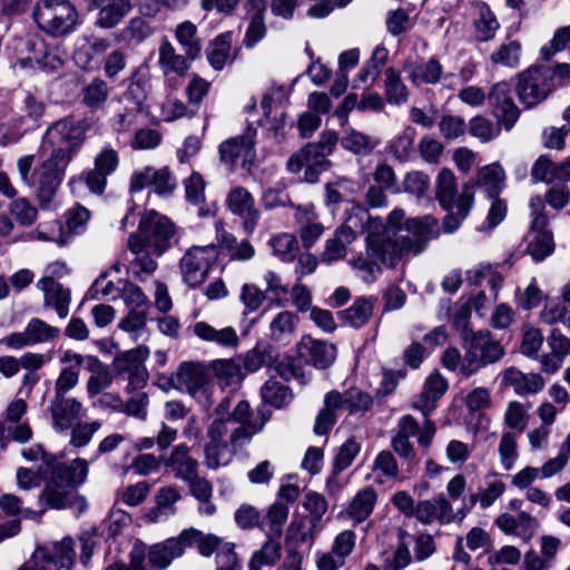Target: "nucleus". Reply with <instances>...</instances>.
<instances>
[{"instance_id": "50", "label": "nucleus", "mask_w": 570, "mask_h": 570, "mask_svg": "<svg viewBox=\"0 0 570 570\" xmlns=\"http://www.w3.org/2000/svg\"><path fill=\"white\" fill-rule=\"evenodd\" d=\"M181 499L176 487L168 485L160 488L156 495L157 507L150 512L153 521H159L163 517L173 515L176 512L175 503Z\"/></svg>"}, {"instance_id": "20", "label": "nucleus", "mask_w": 570, "mask_h": 570, "mask_svg": "<svg viewBox=\"0 0 570 570\" xmlns=\"http://www.w3.org/2000/svg\"><path fill=\"white\" fill-rule=\"evenodd\" d=\"M405 230L409 235H403L405 243L411 247V253L417 255L422 253L428 243L439 235L438 222L431 216L410 218L405 222Z\"/></svg>"}, {"instance_id": "25", "label": "nucleus", "mask_w": 570, "mask_h": 570, "mask_svg": "<svg viewBox=\"0 0 570 570\" xmlns=\"http://www.w3.org/2000/svg\"><path fill=\"white\" fill-rule=\"evenodd\" d=\"M416 519L430 524L434 521L450 523L453 520L452 507L444 494H440L431 500L420 501L415 507Z\"/></svg>"}, {"instance_id": "43", "label": "nucleus", "mask_w": 570, "mask_h": 570, "mask_svg": "<svg viewBox=\"0 0 570 570\" xmlns=\"http://www.w3.org/2000/svg\"><path fill=\"white\" fill-rule=\"evenodd\" d=\"M376 498L372 487L360 490L348 505V515L358 523L363 522L372 513Z\"/></svg>"}, {"instance_id": "26", "label": "nucleus", "mask_w": 570, "mask_h": 570, "mask_svg": "<svg viewBox=\"0 0 570 570\" xmlns=\"http://www.w3.org/2000/svg\"><path fill=\"white\" fill-rule=\"evenodd\" d=\"M37 287L43 292L45 306L53 307L60 318L68 316L71 301L68 288H65L52 277H42L37 283Z\"/></svg>"}, {"instance_id": "46", "label": "nucleus", "mask_w": 570, "mask_h": 570, "mask_svg": "<svg viewBox=\"0 0 570 570\" xmlns=\"http://www.w3.org/2000/svg\"><path fill=\"white\" fill-rule=\"evenodd\" d=\"M288 507L282 501L272 504L263 519L261 527L266 531L267 537L281 538L283 525L288 518Z\"/></svg>"}, {"instance_id": "36", "label": "nucleus", "mask_w": 570, "mask_h": 570, "mask_svg": "<svg viewBox=\"0 0 570 570\" xmlns=\"http://www.w3.org/2000/svg\"><path fill=\"white\" fill-rule=\"evenodd\" d=\"M175 39L188 58L195 61L202 57L203 40L198 36V28L194 22L186 20L178 23L175 28Z\"/></svg>"}, {"instance_id": "34", "label": "nucleus", "mask_w": 570, "mask_h": 570, "mask_svg": "<svg viewBox=\"0 0 570 570\" xmlns=\"http://www.w3.org/2000/svg\"><path fill=\"white\" fill-rule=\"evenodd\" d=\"M207 383V372L199 363L186 362L179 366L176 384L190 395H195Z\"/></svg>"}, {"instance_id": "63", "label": "nucleus", "mask_w": 570, "mask_h": 570, "mask_svg": "<svg viewBox=\"0 0 570 570\" xmlns=\"http://www.w3.org/2000/svg\"><path fill=\"white\" fill-rule=\"evenodd\" d=\"M267 538L263 547L253 553L250 560L256 561V563L263 567H274L281 559L282 547L278 541L279 538Z\"/></svg>"}, {"instance_id": "32", "label": "nucleus", "mask_w": 570, "mask_h": 570, "mask_svg": "<svg viewBox=\"0 0 570 570\" xmlns=\"http://www.w3.org/2000/svg\"><path fill=\"white\" fill-rule=\"evenodd\" d=\"M465 344H471L488 364L499 361L503 354V347L495 341L489 331L468 333L464 337Z\"/></svg>"}, {"instance_id": "30", "label": "nucleus", "mask_w": 570, "mask_h": 570, "mask_svg": "<svg viewBox=\"0 0 570 570\" xmlns=\"http://www.w3.org/2000/svg\"><path fill=\"white\" fill-rule=\"evenodd\" d=\"M403 69L414 86L435 85L441 80L443 73V67L435 58H430L422 63L406 60Z\"/></svg>"}, {"instance_id": "57", "label": "nucleus", "mask_w": 570, "mask_h": 570, "mask_svg": "<svg viewBox=\"0 0 570 570\" xmlns=\"http://www.w3.org/2000/svg\"><path fill=\"white\" fill-rule=\"evenodd\" d=\"M502 127L503 125L500 124L498 119L497 122H493L489 118L481 115L473 117L469 121L470 134L473 137L480 139L482 142H488L497 138L500 135Z\"/></svg>"}, {"instance_id": "18", "label": "nucleus", "mask_w": 570, "mask_h": 570, "mask_svg": "<svg viewBox=\"0 0 570 570\" xmlns=\"http://www.w3.org/2000/svg\"><path fill=\"white\" fill-rule=\"evenodd\" d=\"M488 99L493 107L494 117L507 131L511 130L519 119L520 110L513 101L510 83L500 81L493 85Z\"/></svg>"}, {"instance_id": "56", "label": "nucleus", "mask_w": 570, "mask_h": 570, "mask_svg": "<svg viewBox=\"0 0 570 570\" xmlns=\"http://www.w3.org/2000/svg\"><path fill=\"white\" fill-rule=\"evenodd\" d=\"M478 16V19L474 21L476 39L479 41L491 40L500 27L495 16L484 3L479 6Z\"/></svg>"}, {"instance_id": "4", "label": "nucleus", "mask_w": 570, "mask_h": 570, "mask_svg": "<svg viewBox=\"0 0 570 570\" xmlns=\"http://www.w3.org/2000/svg\"><path fill=\"white\" fill-rule=\"evenodd\" d=\"M365 230V250L370 257H373L380 265L389 268H395L411 253V247L406 245L403 234L391 227H384L380 218H372L366 213Z\"/></svg>"}, {"instance_id": "10", "label": "nucleus", "mask_w": 570, "mask_h": 570, "mask_svg": "<svg viewBox=\"0 0 570 570\" xmlns=\"http://www.w3.org/2000/svg\"><path fill=\"white\" fill-rule=\"evenodd\" d=\"M68 166L67 163H61L50 155L31 173L29 186L35 189L41 207L53 200L59 186L63 181Z\"/></svg>"}, {"instance_id": "35", "label": "nucleus", "mask_w": 570, "mask_h": 570, "mask_svg": "<svg viewBox=\"0 0 570 570\" xmlns=\"http://www.w3.org/2000/svg\"><path fill=\"white\" fill-rule=\"evenodd\" d=\"M375 301L371 296L357 297L348 308L340 311L337 315L344 324L353 328H361L371 320Z\"/></svg>"}, {"instance_id": "47", "label": "nucleus", "mask_w": 570, "mask_h": 570, "mask_svg": "<svg viewBox=\"0 0 570 570\" xmlns=\"http://www.w3.org/2000/svg\"><path fill=\"white\" fill-rule=\"evenodd\" d=\"M261 395L265 403L276 409L287 406L293 400L291 389L274 379H269L265 382L262 386Z\"/></svg>"}, {"instance_id": "12", "label": "nucleus", "mask_w": 570, "mask_h": 570, "mask_svg": "<svg viewBox=\"0 0 570 570\" xmlns=\"http://www.w3.org/2000/svg\"><path fill=\"white\" fill-rule=\"evenodd\" d=\"M519 100L531 108L543 101L552 91L550 73L544 66H532L518 75L515 87Z\"/></svg>"}, {"instance_id": "45", "label": "nucleus", "mask_w": 570, "mask_h": 570, "mask_svg": "<svg viewBox=\"0 0 570 570\" xmlns=\"http://www.w3.org/2000/svg\"><path fill=\"white\" fill-rule=\"evenodd\" d=\"M415 129L406 127L400 135L394 137L387 145L386 150L396 160L409 161L414 155Z\"/></svg>"}, {"instance_id": "28", "label": "nucleus", "mask_w": 570, "mask_h": 570, "mask_svg": "<svg viewBox=\"0 0 570 570\" xmlns=\"http://www.w3.org/2000/svg\"><path fill=\"white\" fill-rule=\"evenodd\" d=\"M338 140V135L334 130L323 131L317 141L303 147L307 155V161L321 166V169H328L332 163L327 157L333 154Z\"/></svg>"}, {"instance_id": "39", "label": "nucleus", "mask_w": 570, "mask_h": 570, "mask_svg": "<svg viewBox=\"0 0 570 570\" xmlns=\"http://www.w3.org/2000/svg\"><path fill=\"white\" fill-rule=\"evenodd\" d=\"M45 110L46 105L42 100H39L30 92H26L18 106V118L14 119V126L19 128L24 127V129L36 127Z\"/></svg>"}, {"instance_id": "16", "label": "nucleus", "mask_w": 570, "mask_h": 570, "mask_svg": "<svg viewBox=\"0 0 570 570\" xmlns=\"http://www.w3.org/2000/svg\"><path fill=\"white\" fill-rule=\"evenodd\" d=\"M32 557L47 570H69L76 559L75 541L65 537L60 541L46 543L38 547Z\"/></svg>"}, {"instance_id": "6", "label": "nucleus", "mask_w": 570, "mask_h": 570, "mask_svg": "<svg viewBox=\"0 0 570 570\" xmlns=\"http://www.w3.org/2000/svg\"><path fill=\"white\" fill-rule=\"evenodd\" d=\"M176 226L166 216L156 210H148L139 222L137 234L128 238V247L134 254L142 250L161 256L176 243Z\"/></svg>"}, {"instance_id": "8", "label": "nucleus", "mask_w": 570, "mask_h": 570, "mask_svg": "<svg viewBox=\"0 0 570 570\" xmlns=\"http://www.w3.org/2000/svg\"><path fill=\"white\" fill-rule=\"evenodd\" d=\"M118 165V153L110 147H105L95 156L94 168L71 177L68 185L72 193L85 186L89 193L102 196L107 187L108 177L117 170Z\"/></svg>"}, {"instance_id": "37", "label": "nucleus", "mask_w": 570, "mask_h": 570, "mask_svg": "<svg viewBox=\"0 0 570 570\" xmlns=\"http://www.w3.org/2000/svg\"><path fill=\"white\" fill-rule=\"evenodd\" d=\"M503 381L507 385L512 386L519 395L535 394L544 386V381L540 374H524L514 367H510L504 372Z\"/></svg>"}, {"instance_id": "42", "label": "nucleus", "mask_w": 570, "mask_h": 570, "mask_svg": "<svg viewBox=\"0 0 570 570\" xmlns=\"http://www.w3.org/2000/svg\"><path fill=\"white\" fill-rule=\"evenodd\" d=\"M232 48V33L224 32L209 41L206 48V57L215 70H222L227 63Z\"/></svg>"}, {"instance_id": "19", "label": "nucleus", "mask_w": 570, "mask_h": 570, "mask_svg": "<svg viewBox=\"0 0 570 570\" xmlns=\"http://www.w3.org/2000/svg\"><path fill=\"white\" fill-rule=\"evenodd\" d=\"M547 216L544 214H538L527 235L528 245L525 252L537 263L542 262L546 257L551 255L554 249L552 233L547 229Z\"/></svg>"}, {"instance_id": "14", "label": "nucleus", "mask_w": 570, "mask_h": 570, "mask_svg": "<svg viewBox=\"0 0 570 570\" xmlns=\"http://www.w3.org/2000/svg\"><path fill=\"white\" fill-rule=\"evenodd\" d=\"M149 356L147 346H138L117 356L114 361L115 372L126 376L128 387L138 390L145 386L149 377L145 361Z\"/></svg>"}, {"instance_id": "54", "label": "nucleus", "mask_w": 570, "mask_h": 570, "mask_svg": "<svg viewBox=\"0 0 570 570\" xmlns=\"http://www.w3.org/2000/svg\"><path fill=\"white\" fill-rule=\"evenodd\" d=\"M149 22L141 17H135L122 28L118 35L119 40L139 45L153 35Z\"/></svg>"}, {"instance_id": "60", "label": "nucleus", "mask_w": 570, "mask_h": 570, "mask_svg": "<svg viewBox=\"0 0 570 570\" xmlns=\"http://www.w3.org/2000/svg\"><path fill=\"white\" fill-rule=\"evenodd\" d=\"M407 538H412V535L406 531L401 530L399 533L400 542L393 552L392 558L386 559L384 570H403L410 564L412 556Z\"/></svg>"}, {"instance_id": "44", "label": "nucleus", "mask_w": 570, "mask_h": 570, "mask_svg": "<svg viewBox=\"0 0 570 570\" xmlns=\"http://www.w3.org/2000/svg\"><path fill=\"white\" fill-rule=\"evenodd\" d=\"M248 3L252 6L254 12L250 16L249 24L245 33L244 45L246 48H253L266 35L264 18L265 7L257 0H249Z\"/></svg>"}, {"instance_id": "33", "label": "nucleus", "mask_w": 570, "mask_h": 570, "mask_svg": "<svg viewBox=\"0 0 570 570\" xmlns=\"http://www.w3.org/2000/svg\"><path fill=\"white\" fill-rule=\"evenodd\" d=\"M130 0H107L98 12L95 27L104 30L116 28L131 11Z\"/></svg>"}, {"instance_id": "40", "label": "nucleus", "mask_w": 570, "mask_h": 570, "mask_svg": "<svg viewBox=\"0 0 570 570\" xmlns=\"http://www.w3.org/2000/svg\"><path fill=\"white\" fill-rule=\"evenodd\" d=\"M180 540H183L184 548L197 546L198 552L203 557H210L214 552L218 553V550L226 542L222 538L215 534H204L202 531L189 528L180 533Z\"/></svg>"}, {"instance_id": "61", "label": "nucleus", "mask_w": 570, "mask_h": 570, "mask_svg": "<svg viewBox=\"0 0 570 570\" xmlns=\"http://www.w3.org/2000/svg\"><path fill=\"white\" fill-rule=\"evenodd\" d=\"M529 409L530 405L522 404L518 401L509 402L504 413V424L509 429L522 433L529 424Z\"/></svg>"}, {"instance_id": "3", "label": "nucleus", "mask_w": 570, "mask_h": 570, "mask_svg": "<svg viewBox=\"0 0 570 570\" xmlns=\"http://www.w3.org/2000/svg\"><path fill=\"white\" fill-rule=\"evenodd\" d=\"M505 174L498 164H491L482 167L476 176V180H470L462 186L461 194L458 196L456 212L446 214L443 219V230L453 233L461 223L469 216L474 204V190L482 188L489 198L498 197L504 188Z\"/></svg>"}, {"instance_id": "9", "label": "nucleus", "mask_w": 570, "mask_h": 570, "mask_svg": "<svg viewBox=\"0 0 570 570\" xmlns=\"http://www.w3.org/2000/svg\"><path fill=\"white\" fill-rule=\"evenodd\" d=\"M365 218L366 210L360 207L353 209L345 222L335 229L333 236L325 242L321 261L331 264L344 258L347 246L356 239L357 235L365 232Z\"/></svg>"}, {"instance_id": "31", "label": "nucleus", "mask_w": 570, "mask_h": 570, "mask_svg": "<svg viewBox=\"0 0 570 570\" xmlns=\"http://www.w3.org/2000/svg\"><path fill=\"white\" fill-rule=\"evenodd\" d=\"M193 333L202 341L215 343L225 348H235L239 344L238 335L235 328L230 326L217 330L210 324L200 321L194 324Z\"/></svg>"}, {"instance_id": "21", "label": "nucleus", "mask_w": 570, "mask_h": 570, "mask_svg": "<svg viewBox=\"0 0 570 570\" xmlns=\"http://www.w3.org/2000/svg\"><path fill=\"white\" fill-rule=\"evenodd\" d=\"M150 89V77L146 66L136 68L128 79L127 89L122 94L125 109L141 112Z\"/></svg>"}, {"instance_id": "62", "label": "nucleus", "mask_w": 570, "mask_h": 570, "mask_svg": "<svg viewBox=\"0 0 570 570\" xmlns=\"http://www.w3.org/2000/svg\"><path fill=\"white\" fill-rule=\"evenodd\" d=\"M373 406V397L357 387L345 391V409L353 415H363Z\"/></svg>"}, {"instance_id": "23", "label": "nucleus", "mask_w": 570, "mask_h": 570, "mask_svg": "<svg viewBox=\"0 0 570 570\" xmlns=\"http://www.w3.org/2000/svg\"><path fill=\"white\" fill-rule=\"evenodd\" d=\"M163 464L176 479L184 482L195 476L199 469L198 461L190 455L189 446L184 443L175 445L170 454L163 458Z\"/></svg>"}, {"instance_id": "27", "label": "nucleus", "mask_w": 570, "mask_h": 570, "mask_svg": "<svg viewBox=\"0 0 570 570\" xmlns=\"http://www.w3.org/2000/svg\"><path fill=\"white\" fill-rule=\"evenodd\" d=\"M81 409V403L73 397L55 395L50 404L53 428L59 431L70 429L73 421L79 417Z\"/></svg>"}, {"instance_id": "58", "label": "nucleus", "mask_w": 570, "mask_h": 570, "mask_svg": "<svg viewBox=\"0 0 570 570\" xmlns=\"http://www.w3.org/2000/svg\"><path fill=\"white\" fill-rule=\"evenodd\" d=\"M269 244L274 255L286 263L293 262L299 250L298 242L292 234H279L273 237Z\"/></svg>"}, {"instance_id": "48", "label": "nucleus", "mask_w": 570, "mask_h": 570, "mask_svg": "<svg viewBox=\"0 0 570 570\" xmlns=\"http://www.w3.org/2000/svg\"><path fill=\"white\" fill-rule=\"evenodd\" d=\"M340 141L344 149L361 156L371 154L379 144L373 137L353 128L345 130Z\"/></svg>"}, {"instance_id": "7", "label": "nucleus", "mask_w": 570, "mask_h": 570, "mask_svg": "<svg viewBox=\"0 0 570 570\" xmlns=\"http://www.w3.org/2000/svg\"><path fill=\"white\" fill-rule=\"evenodd\" d=\"M32 17L37 27L53 38L69 36L80 24L79 13L69 0H38Z\"/></svg>"}, {"instance_id": "22", "label": "nucleus", "mask_w": 570, "mask_h": 570, "mask_svg": "<svg viewBox=\"0 0 570 570\" xmlns=\"http://www.w3.org/2000/svg\"><path fill=\"white\" fill-rule=\"evenodd\" d=\"M229 210L243 218V227L246 234H252L259 219V213L254 208V198L244 187H236L230 190L227 197Z\"/></svg>"}, {"instance_id": "59", "label": "nucleus", "mask_w": 570, "mask_h": 570, "mask_svg": "<svg viewBox=\"0 0 570 570\" xmlns=\"http://www.w3.org/2000/svg\"><path fill=\"white\" fill-rule=\"evenodd\" d=\"M520 56L521 43L518 40H510L502 43L498 50L492 52L490 60L493 65L517 68L520 63Z\"/></svg>"}, {"instance_id": "2", "label": "nucleus", "mask_w": 570, "mask_h": 570, "mask_svg": "<svg viewBox=\"0 0 570 570\" xmlns=\"http://www.w3.org/2000/svg\"><path fill=\"white\" fill-rule=\"evenodd\" d=\"M88 462L77 458L69 465L58 462L56 458H46V468H40L45 488L39 495L41 504L50 509H76L82 513L87 502L76 489L81 485L88 475Z\"/></svg>"}, {"instance_id": "38", "label": "nucleus", "mask_w": 570, "mask_h": 570, "mask_svg": "<svg viewBox=\"0 0 570 570\" xmlns=\"http://www.w3.org/2000/svg\"><path fill=\"white\" fill-rule=\"evenodd\" d=\"M458 186L456 178L452 170L443 168L436 178V199L441 207L448 210V214L456 212Z\"/></svg>"}, {"instance_id": "53", "label": "nucleus", "mask_w": 570, "mask_h": 570, "mask_svg": "<svg viewBox=\"0 0 570 570\" xmlns=\"http://www.w3.org/2000/svg\"><path fill=\"white\" fill-rule=\"evenodd\" d=\"M80 96L86 107L97 109L107 101L109 87L104 79L96 77L81 89Z\"/></svg>"}, {"instance_id": "15", "label": "nucleus", "mask_w": 570, "mask_h": 570, "mask_svg": "<svg viewBox=\"0 0 570 570\" xmlns=\"http://www.w3.org/2000/svg\"><path fill=\"white\" fill-rule=\"evenodd\" d=\"M147 187H151L159 196H168L174 193L177 183L168 167L155 168L146 166L141 170L132 173L129 181V191L139 193Z\"/></svg>"}, {"instance_id": "52", "label": "nucleus", "mask_w": 570, "mask_h": 570, "mask_svg": "<svg viewBox=\"0 0 570 570\" xmlns=\"http://www.w3.org/2000/svg\"><path fill=\"white\" fill-rule=\"evenodd\" d=\"M387 49L383 46H377L373 50L371 59L360 70L357 80L371 87L379 78L382 67H384L387 61Z\"/></svg>"}, {"instance_id": "41", "label": "nucleus", "mask_w": 570, "mask_h": 570, "mask_svg": "<svg viewBox=\"0 0 570 570\" xmlns=\"http://www.w3.org/2000/svg\"><path fill=\"white\" fill-rule=\"evenodd\" d=\"M384 97L390 105L401 106L407 102L410 90L394 67L384 70Z\"/></svg>"}, {"instance_id": "5", "label": "nucleus", "mask_w": 570, "mask_h": 570, "mask_svg": "<svg viewBox=\"0 0 570 570\" xmlns=\"http://www.w3.org/2000/svg\"><path fill=\"white\" fill-rule=\"evenodd\" d=\"M91 127L90 118L67 116L55 121L46 130L43 141L51 147V156L69 165L81 150Z\"/></svg>"}, {"instance_id": "49", "label": "nucleus", "mask_w": 570, "mask_h": 570, "mask_svg": "<svg viewBox=\"0 0 570 570\" xmlns=\"http://www.w3.org/2000/svg\"><path fill=\"white\" fill-rule=\"evenodd\" d=\"M218 242L227 252L230 259L249 261L255 255V248L248 240L244 239L238 242L237 238L228 232L223 230L219 233Z\"/></svg>"}, {"instance_id": "17", "label": "nucleus", "mask_w": 570, "mask_h": 570, "mask_svg": "<svg viewBox=\"0 0 570 570\" xmlns=\"http://www.w3.org/2000/svg\"><path fill=\"white\" fill-rule=\"evenodd\" d=\"M229 432L228 422L224 419L214 420L207 428L204 439L205 464L208 469L216 470L226 464V452L229 451L228 441L225 436Z\"/></svg>"}, {"instance_id": "1", "label": "nucleus", "mask_w": 570, "mask_h": 570, "mask_svg": "<svg viewBox=\"0 0 570 570\" xmlns=\"http://www.w3.org/2000/svg\"><path fill=\"white\" fill-rule=\"evenodd\" d=\"M448 390V382L441 374H432L425 381L423 392L414 407L420 410L425 417L422 425L410 414L403 415L396 425V431L391 439V448L404 460L407 471H412L417 464L416 451L410 438L416 436L417 443L423 450H428L435 436L436 425L429 419L435 409V402L442 397Z\"/></svg>"}, {"instance_id": "24", "label": "nucleus", "mask_w": 570, "mask_h": 570, "mask_svg": "<svg viewBox=\"0 0 570 570\" xmlns=\"http://www.w3.org/2000/svg\"><path fill=\"white\" fill-rule=\"evenodd\" d=\"M299 356L317 368H327L336 357L333 344L304 336L298 344Z\"/></svg>"}, {"instance_id": "55", "label": "nucleus", "mask_w": 570, "mask_h": 570, "mask_svg": "<svg viewBox=\"0 0 570 570\" xmlns=\"http://www.w3.org/2000/svg\"><path fill=\"white\" fill-rule=\"evenodd\" d=\"M87 42L88 49L79 50L75 56L78 66L86 70L91 69L94 59L106 53L111 46L107 38L99 37H91Z\"/></svg>"}, {"instance_id": "29", "label": "nucleus", "mask_w": 570, "mask_h": 570, "mask_svg": "<svg viewBox=\"0 0 570 570\" xmlns=\"http://www.w3.org/2000/svg\"><path fill=\"white\" fill-rule=\"evenodd\" d=\"M193 61L186 53H178L169 40L161 41L158 50V65L165 76L169 73L185 76Z\"/></svg>"}, {"instance_id": "11", "label": "nucleus", "mask_w": 570, "mask_h": 570, "mask_svg": "<svg viewBox=\"0 0 570 570\" xmlns=\"http://www.w3.org/2000/svg\"><path fill=\"white\" fill-rule=\"evenodd\" d=\"M217 258L218 249L215 245L190 247L179 262L183 281L189 287L202 285Z\"/></svg>"}, {"instance_id": "51", "label": "nucleus", "mask_w": 570, "mask_h": 570, "mask_svg": "<svg viewBox=\"0 0 570 570\" xmlns=\"http://www.w3.org/2000/svg\"><path fill=\"white\" fill-rule=\"evenodd\" d=\"M298 317L289 311L279 312L269 324V336L273 341L283 342L294 334Z\"/></svg>"}, {"instance_id": "13", "label": "nucleus", "mask_w": 570, "mask_h": 570, "mask_svg": "<svg viewBox=\"0 0 570 570\" xmlns=\"http://www.w3.org/2000/svg\"><path fill=\"white\" fill-rule=\"evenodd\" d=\"M256 129L247 126L243 135L229 138L219 145L220 160L230 167L249 169L255 158Z\"/></svg>"}, {"instance_id": "64", "label": "nucleus", "mask_w": 570, "mask_h": 570, "mask_svg": "<svg viewBox=\"0 0 570 570\" xmlns=\"http://www.w3.org/2000/svg\"><path fill=\"white\" fill-rule=\"evenodd\" d=\"M353 269L357 276L365 283L374 282L377 276L382 273L381 265L376 259L370 257L365 252V256L361 255L351 261Z\"/></svg>"}]
</instances>
